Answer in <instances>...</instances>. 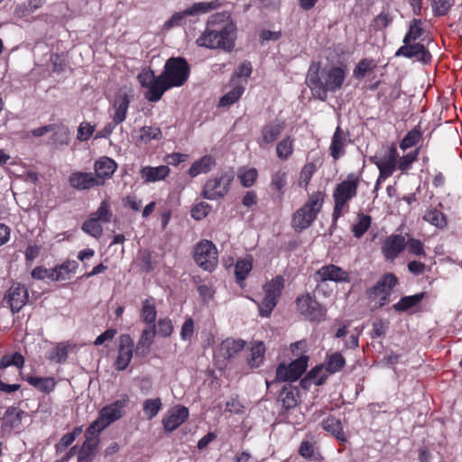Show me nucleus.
<instances>
[{"instance_id":"nucleus-17","label":"nucleus","mask_w":462,"mask_h":462,"mask_svg":"<svg viewBox=\"0 0 462 462\" xmlns=\"http://www.w3.org/2000/svg\"><path fill=\"white\" fill-rule=\"evenodd\" d=\"M189 418V410L185 406H174L170 409L162 420L166 431L171 432L179 428Z\"/></svg>"},{"instance_id":"nucleus-13","label":"nucleus","mask_w":462,"mask_h":462,"mask_svg":"<svg viewBox=\"0 0 462 462\" xmlns=\"http://www.w3.org/2000/svg\"><path fill=\"white\" fill-rule=\"evenodd\" d=\"M398 152L396 146L392 144L388 149L386 154L381 157H372L370 160L373 162L379 170V177L375 183V189H378L379 184L391 177L397 168Z\"/></svg>"},{"instance_id":"nucleus-10","label":"nucleus","mask_w":462,"mask_h":462,"mask_svg":"<svg viewBox=\"0 0 462 462\" xmlns=\"http://www.w3.org/2000/svg\"><path fill=\"white\" fill-rule=\"evenodd\" d=\"M193 257L196 263L208 272L215 270L218 263L217 249L208 239H203L195 245Z\"/></svg>"},{"instance_id":"nucleus-21","label":"nucleus","mask_w":462,"mask_h":462,"mask_svg":"<svg viewBox=\"0 0 462 462\" xmlns=\"http://www.w3.org/2000/svg\"><path fill=\"white\" fill-rule=\"evenodd\" d=\"M396 57L416 58L418 60L427 62L430 60V52L420 43H403L396 52Z\"/></svg>"},{"instance_id":"nucleus-36","label":"nucleus","mask_w":462,"mask_h":462,"mask_svg":"<svg viewBox=\"0 0 462 462\" xmlns=\"http://www.w3.org/2000/svg\"><path fill=\"white\" fill-rule=\"evenodd\" d=\"M70 345L68 342H60L56 344L47 355V359L58 364L65 363L68 357Z\"/></svg>"},{"instance_id":"nucleus-14","label":"nucleus","mask_w":462,"mask_h":462,"mask_svg":"<svg viewBox=\"0 0 462 462\" xmlns=\"http://www.w3.org/2000/svg\"><path fill=\"white\" fill-rule=\"evenodd\" d=\"M309 357L300 356L292 361L289 365H280L276 370V380L281 382H294L298 380L306 371Z\"/></svg>"},{"instance_id":"nucleus-30","label":"nucleus","mask_w":462,"mask_h":462,"mask_svg":"<svg viewBox=\"0 0 462 462\" xmlns=\"http://www.w3.org/2000/svg\"><path fill=\"white\" fill-rule=\"evenodd\" d=\"M129 104L130 97L126 94L118 96L116 98L114 103L115 113L112 116V122L116 123V125H119L125 120Z\"/></svg>"},{"instance_id":"nucleus-38","label":"nucleus","mask_w":462,"mask_h":462,"mask_svg":"<svg viewBox=\"0 0 462 462\" xmlns=\"http://www.w3.org/2000/svg\"><path fill=\"white\" fill-rule=\"evenodd\" d=\"M288 172L285 169H279L272 174L270 187L273 190L283 195L287 186Z\"/></svg>"},{"instance_id":"nucleus-27","label":"nucleus","mask_w":462,"mask_h":462,"mask_svg":"<svg viewBox=\"0 0 462 462\" xmlns=\"http://www.w3.org/2000/svg\"><path fill=\"white\" fill-rule=\"evenodd\" d=\"M169 174L170 168L167 165L144 166L140 170L141 178L147 183L163 180Z\"/></svg>"},{"instance_id":"nucleus-41","label":"nucleus","mask_w":462,"mask_h":462,"mask_svg":"<svg viewBox=\"0 0 462 462\" xmlns=\"http://www.w3.org/2000/svg\"><path fill=\"white\" fill-rule=\"evenodd\" d=\"M293 150V139L287 136L276 145L277 157L282 161H287L291 156Z\"/></svg>"},{"instance_id":"nucleus-52","label":"nucleus","mask_w":462,"mask_h":462,"mask_svg":"<svg viewBox=\"0 0 462 462\" xmlns=\"http://www.w3.org/2000/svg\"><path fill=\"white\" fill-rule=\"evenodd\" d=\"M371 226V217L367 215L359 214L358 221L353 226L352 231L356 238H360Z\"/></svg>"},{"instance_id":"nucleus-43","label":"nucleus","mask_w":462,"mask_h":462,"mask_svg":"<svg viewBox=\"0 0 462 462\" xmlns=\"http://www.w3.org/2000/svg\"><path fill=\"white\" fill-rule=\"evenodd\" d=\"M265 347L262 342H257L251 347L248 364L251 367H259L264 358Z\"/></svg>"},{"instance_id":"nucleus-23","label":"nucleus","mask_w":462,"mask_h":462,"mask_svg":"<svg viewBox=\"0 0 462 462\" xmlns=\"http://www.w3.org/2000/svg\"><path fill=\"white\" fill-rule=\"evenodd\" d=\"M317 276L322 282L332 281L336 282H349L350 277L346 271L339 266L328 264L321 267L317 272Z\"/></svg>"},{"instance_id":"nucleus-4","label":"nucleus","mask_w":462,"mask_h":462,"mask_svg":"<svg viewBox=\"0 0 462 462\" xmlns=\"http://www.w3.org/2000/svg\"><path fill=\"white\" fill-rule=\"evenodd\" d=\"M325 194L317 191L309 196L306 203L292 216L291 226L296 231L309 228L320 212Z\"/></svg>"},{"instance_id":"nucleus-44","label":"nucleus","mask_w":462,"mask_h":462,"mask_svg":"<svg viewBox=\"0 0 462 462\" xmlns=\"http://www.w3.org/2000/svg\"><path fill=\"white\" fill-rule=\"evenodd\" d=\"M423 219L439 229H442L447 226L444 214L438 209L428 210L423 216Z\"/></svg>"},{"instance_id":"nucleus-56","label":"nucleus","mask_w":462,"mask_h":462,"mask_svg":"<svg viewBox=\"0 0 462 462\" xmlns=\"http://www.w3.org/2000/svg\"><path fill=\"white\" fill-rule=\"evenodd\" d=\"M173 332V325L170 319H161L156 325V334L167 337Z\"/></svg>"},{"instance_id":"nucleus-45","label":"nucleus","mask_w":462,"mask_h":462,"mask_svg":"<svg viewBox=\"0 0 462 462\" xmlns=\"http://www.w3.org/2000/svg\"><path fill=\"white\" fill-rule=\"evenodd\" d=\"M244 87L240 85H236L233 88L225 94L219 100V106H230L234 103H236L244 93Z\"/></svg>"},{"instance_id":"nucleus-28","label":"nucleus","mask_w":462,"mask_h":462,"mask_svg":"<svg viewBox=\"0 0 462 462\" xmlns=\"http://www.w3.org/2000/svg\"><path fill=\"white\" fill-rule=\"evenodd\" d=\"M216 166V160L211 155H204L195 161L189 169V175L195 178L200 174H207Z\"/></svg>"},{"instance_id":"nucleus-34","label":"nucleus","mask_w":462,"mask_h":462,"mask_svg":"<svg viewBox=\"0 0 462 462\" xmlns=\"http://www.w3.org/2000/svg\"><path fill=\"white\" fill-rule=\"evenodd\" d=\"M162 138V131L159 127L150 125L143 126L137 132L135 141L137 143H148L152 140H160Z\"/></svg>"},{"instance_id":"nucleus-16","label":"nucleus","mask_w":462,"mask_h":462,"mask_svg":"<svg viewBox=\"0 0 462 462\" xmlns=\"http://www.w3.org/2000/svg\"><path fill=\"white\" fill-rule=\"evenodd\" d=\"M406 247L405 237L401 235H390L382 245V253L387 261H393Z\"/></svg>"},{"instance_id":"nucleus-15","label":"nucleus","mask_w":462,"mask_h":462,"mask_svg":"<svg viewBox=\"0 0 462 462\" xmlns=\"http://www.w3.org/2000/svg\"><path fill=\"white\" fill-rule=\"evenodd\" d=\"M134 350V340L128 334H123L119 337L118 355L115 365L119 371L126 369L129 365Z\"/></svg>"},{"instance_id":"nucleus-19","label":"nucleus","mask_w":462,"mask_h":462,"mask_svg":"<svg viewBox=\"0 0 462 462\" xmlns=\"http://www.w3.org/2000/svg\"><path fill=\"white\" fill-rule=\"evenodd\" d=\"M117 169V163L115 160L102 156L94 163V175L98 179L100 186H103L106 180L110 179Z\"/></svg>"},{"instance_id":"nucleus-63","label":"nucleus","mask_w":462,"mask_h":462,"mask_svg":"<svg viewBox=\"0 0 462 462\" xmlns=\"http://www.w3.org/2000/svg\"><path fill=\"white\" fill-rule=\"evenodd\" d=\"M69 140V131L67 129H60L54 132L51 136V143L56 146L68 144Z\"/></svg>"},{"instance_id":"nucleus-7","label":"nucleus","mask_w":462,"mask_h":462,"mask_svg":"<svg viewBox=\"0 0 462 462\" xmlns=\"http://www.w3.org/2000/svg\"><path fill=\"white\" fill-rule=\"evenodd\" d=\"M233 180L234 173L232 171H223L208 179L203 186V198L208 200H217L225 197L230 189Z\"/></svg>"},{"instance_id":"nucleus-47","label":"nucleus","mask_w":462,"mask_h":462,"mask_svg":"<svg viewBox=\"0 0 462 462\" xmlns=\"http://www.w3.org/2000/svg\"><path fill=\"white\" fill-rule=\"evenodd\" d=\"M82 230L95 238L101 237L103 234V227L100 221L92 216L82 224Z\"/></svg>"},{"instance_id":"nucleus-62","label":"nucleus","mask_w":462,"mask_h":462,"mask_svg":"<svg viewBox=\"0 0 462 462\" xmlns=\"http://www.w3.org/2000/svg\"><path fill=\"white\" fill-rule=\"evenodd\" d=\"M418 152H410L399 159L397 161V168L400 169L402 171H407L412 162L417 159Z\"/></svg>"},{"instance_id":"nucleus-55","label":"nucleus","mask_w":462,"mask_h":462,"mask_svg":"<svg viewBox=\"0 0 462 462\" xmlns=\"http://www.w3.org/2000/svg\"><path fill=\"white\" fill-rule=\"evenodd\" d=\"M252 270V263L250 260L243 259L238 260L236 264L235 273L236 279L239 281H244L249 272Z\"/></svg>"},{"instance_id":"nucleus-33","label":"nucleus","mask_w":462,"mask_h":462,"mask_svg":"<svg viewBox=\"0 0 462 462\" xmlns=\"http://www.w3.org/2000/svg\"><path fill=\"white\" fill-rule=\"evenodd\" d=\"M26 381L43 393H50L54 391L57 384L53 377L28 376Z\"/></svg>"},{"instance_id":"nucleus-59","label":"nucleus","mask_w":462,"mask_h":462,"mask_svg":"<svg viewBox=\"0 0 462 462\" xmlns=\"http://www.w3.org/2000/svg\"><path fill=\"white\" fill-rule=\"evenodd\" d=\"M432 1V10L436 15H444L446 14L450 7L453 5L452 0H431Z\"/></svg>"},{"instance_id":"nucleus-40","label":"nucleus","mask_w":462,"mask_h":462,"mask_svg":"<svg viewBox=\"0 0 462 462\" xmlns=\"http://www.w3.org/2000/svg\"><path fill=\"white\" fill-rule=\"evenodd\" d=\"M423 298H424L423 292L417 293L414 295H410V296H404V297L401 298V300L397 303H395L393 307L394 310H396V311H399V312L406 311V310H410L411 308L418 305L422 300Z\"/></svg>"},{"instance_id":"nucleus-37","label":"nucleus","mask_w":462,"mask_h":462,"mask_svg":"<svg viewBox=\"0 0 462 462\" xmlns=\"http://www.w3.org/2000/svg\"><path fill=\"white\" fill-rule=\"evenodd\" d=\"M99 434L100 432L89 431V427L87 429L86 440L82 444L79 452V458L83 457L84 456L91 455L94 452L99 442Z\"/></svg>"},{"instance_id":"nucleus-64","label":"nucleus","mask_w":462,"mask_h":462,"mask_svg":"<svg viewBox=\"0 0 462 462\" xmlns=\"http://www.w3.org/2000/svg\"><path fill=\"white\" fill-rule=\"evenodd\" d=\"M194 332V321L191 318L185 320L182 325L180 331V337L183 340H189L191 338Z\"/></svg>"},{"instance_id":"nucleus-6","label":"nucleus","mask_w":462,"mask_h":462,"mask_svg":"<svg viewBox=\"0 0 462 462\" xmlns=\"http://www.w3.org/2000/svg\"><path fill=\"white\" fill-rule=\"evenodd\" d=\"M128 402V396L123 395L120 399L104 406L99 411L98 418L89 425V431L101 432L110 424L121 419Z\"/></svg>"},{"instance_id":"nucleus-46","label":"nucleus","mask_w":462,"mask_h":462,"mask_svg":"<svg viewBox=\"0 0 462 462\" xmlns=\"http://www.w3.org/2000/svg\"><path fill=\"white\" fill-rule=\"evenodd\" d=\"M162 406V403L160 398L146 399L143 403V410L146 419H153L161 411Z\"/></svg>"},{"instance_id":"nucleus-51","label":"nucleus","mask_w":462,"mask_h":462,"mask_svg":"<svg viewBox=\"0 0 462 462\" xmlns=\"http://www.w3.org/2000/svg\"><path fill=\"white\" fill-rule=\"evenodd\" d=\"M91 216L100 222H109L113 216L109 201L107 199L102 200L97 211Z\"/></svg>"},{"instance_id":"nucleus-22","label":"nucleus","mask_w":462,"mask_h":462,"mask_svg":"<svg viewBox=\"0 0 462 462\" xmlns=\"http://www.w3.org/2000/svg\"><path fill=\"white\" fill-rule=\"evenodd\" d=\"M283 130L282 124L279 122H270L266 124L261 131V137L257 143L262 149H266L272 145L281 135Z\"/></svg>"},{"instance_id":"nucleus-3","label":"nucleus","mask_w":462,"mask_h":462,"mask_svg":"<svg viewBox=\"0 0 462 462\" xmlns=\"http://www.w3.org/2000/svg\"><path fill=\"white\" fill-rule=\"evenodd\" d=\"M346 77V70L343 67L320 69L319 62H313L309 68L306 84L317 98L325 101L328 92L336 93L342 88Z\"/></svg>"},{"instance_id":"nucleus-11","label":"nucleus","mask_w":462,"mask_h":462,"mask_svg":"<svg viewBox=\"0 0 462 462\" xmlns=\"http://www.w3.org/2000/svg\"><path fill=\"white\" fill-rule=\"evenodd\" d=\"M218 5L219 4L217 1L194 3L187 9L172 14L171 17L165 23V26L171 28L182 25L185 23L186 18L188 16H197L202 14H207L216 9Z\"/></svg>"},{"instance_id":"nucleus-58","label":"nucleus","mask_w":462,"mask_h":462,"mask_svg":"<svg viewBox=\"0 0 462 462\" xmlns=\"http://www.w3.org/2000/svg\"><path fill=\"white\" fill-rule=\"evenodd\" d=\"M210 210H211V207L208 203L199 202L192 208L191 217L195 220H201L208 215Z\"/></svg>"},{"instance_id":"nucleus-8","label":"nucleus","mask_w":462,"mask_h":462,"mask_svg":"<svg viewBox=\"0 0 462 462\" xmlns=\"http://www.w3.org/2000/svg\"><path fill=\"white\" fill-rule=\"evenodd\" d=\"M284 286V280L282 276H276L263 287L264 296L258 302L259 313L263 317H268L277 305Z\"/></svg>"},{"instance_id":"nucleus-50","label":"nucleus","mask_w":462,"mask_h":462,"mask_svg":"<svg viewBox=\"0 0 462 462\" xmlns=\"http://www.w3.org/2000/svg\"><path fill=\"white\" fill-rule=\"evenodd\" d=\"M24 365V357L20 353H14L13 355H5L0 360V369L4 370L10 365H14L17 368H22Z\"/></svg>"},{"instance_id":"nucleus-53","label":"nucleus","mask_w":462,"mask_h":462,"mask_svg":"<svg viewBox=\"0 0 462 462\" xmlns=\"http://www.w3.org/2000/svg\"><path fill=\"white\" fill-rule=\"evenodd\" d=\"M315 171L316 166L314 163L310 162L305 164L300 172L298 185L300 187H307Z\"/></svg>"},{"instance_id":"nucleus-29","label":"nucleus","mask_w":462,"mask_h":462,"mask_svg":"<svg viewBox=\"0 0 462 462\" xmlns=\"http://www.w3.org/2000/svg\"><path fill=\"white\" fill-rule=\"evenodd\" d=\"M156 335V326H147L140 336L136 346V354L146 356L150 352V347L153 343Z\"/></svg>"},{"instance_id":"nucleus-32","label":"nucleus","mask_w":462,"mask_h":462,"mask_svg":"<svg viewBox=\"0 0 462 462\" xmlns=\"http://www.w3.org/2000/svg\"><path fill=\"white\" fill-rule=\"evenodd\" d=\"M246 342L242 339L227 338L220 345V352L226 358H233L244 350Z\"/></svg>"},{"instance_id":"nucleus-60","label":"nucleus","mask_w":462,"mask_h":462,"mask_svg":"<svg viewBox=\"0 0 462 462\" xmlns=\"http://www.w3.org/2000/svg\"><path fill=\"white\" fill-rule=\"evenodd\" d=\"M406 246L408 247L409 254L416 256L425 255L424 246L421 241L410 238L406 241Z\"/></svg>"},{"instance_id":"nucleus-57","label":"nucleus","mask_w":462,"mask_h":462,"mask_svg":"<svg viewBox=\"0 0 462 462\" xmlns=\"http://www.w3.org/2000/svg\"><path fill=\"white\" fill-rule=\"evenodd\" d=\"M95 131V125L88 122H82L79 124L77 130V138L79 141H88Z\"/></svg>"},{"instance_id":"nucleus-5","label":"nucleus","mask_w":462,"mask_h":462,"mask_svg":"<svg viewBox=\"0 0 462 462\" xmlns=\"http://www.w3.org/2000/svg\"><path fill=\"white\" fill-rule=\"evenodd\" d=\"M360 179L355 173H350L346 176V180L338 183L334 191V211L333 217H339L343 212L347 210V202L351 200L357 192V187L359 185Z\"/></svg>"},{"instance_id":"nucleus-1","label":"nucleus","mask_w":462,"mask_h":462,"mask_svg":"<svg viewBox=\"0 0 462 462\" xmlns=\"http://www.w3.org/2000/svg\"><path fill=\"white\" fill-rule=\"evenodd\" d=\"M189 76V66L183 58H171L163 72L155 76L152 69H143L137 77L140 85L146 88L144 97L150 102L159 101L165 91L184 85Z\"/></svg>"},{"instance_id":"nucleus-42","label":"nucleus","mask_w":462,"mask_h":462,"mask_svg":"<svg viewBox=\"0 0 462 462\" xmlns=\"http://www.w3.org/2000/svg\"><path fill=\"white\" fill-rule=\"evenodd\" d=\"M346 365L344 356L338 353H333L327 357L326 369L329 374L339 372Z\"/></svg>"},{"instance_id":"nucleus-48","label":"nucleus","mask_w":462,"mask_h":462,"mask_svg":"<svg viewBox=\"0 0 462 462\" xmlns=\"http://www.w3.org/2000/svg\"><path fill=\"white\" fill-rule=\"evenodd\" d=\"M423 33L422 23L420 20L413 19L409 30L403 38V43H410L418 40Z\"/></svg>"},{"instance_id":"nucleus-49","label":"nucleus","mask_w":462,"mask_h":462,"mask_svg":"<svg viewBox=\"0 0 462 462\" xmlns=\"http://www.w3.org/2000/svg\"><path fill=\"white\" fill-rule=\"evenodd\" d=\"M257 177L258 172L255 168H243L240 169L238 172V179L241 184L245 188L252 187L254 184Z\"/></svg>"},{"instance_id":"nucleus-12","label":"nucleus","mask_w":462,"mask_h":462,"mask_svg":"<svg viewBox=\"0 0 462 462\" xmlns=\"http://www.w3.org/2000/svg\"><path fill=\"white\" fill-rule=\"evenodd\" d=\"M296 306L300 314L310 321L325 319L326 310L310 293L299 296L296 300Z\"/></svg>"},{"instance_id":"nucleus-31","label":"nucleus","mask_w":462,"mask_h":462,"mask_svg":"<svg viewBox=\"0 0 462 462\" xmlns=\"http://www.w3.org/2000/svg\"><path fill=\"white\" fill-rule=\"evenodd\" d=\"M321 425L324 430L330 433L338 441H346L345 431L343 430L341 421L338 419L332 416L328 417L322 420Z\"/></svg>"},{"instance_id":"nucleus-24","label":"nucleus","mask_w":462,"mask_h":462,"mask_svg":"<svg viewBox=\"0 0 462 462\" xmlns=\"http://www.w3.org/2000/svg\"><path fill=\"white\" fill-rule=\"evenodd\" d=\"M79 268L75 260H68L61 264L51 268L50 280L51 282H61L71 278Z\"/></svg>"},{"instance_id":"nucleus-9","label":"nucleus","mask_w":462,"mask_h":462,"mask_svg":"<svg viewBox=\"0 0 462 462\" xmlns=\"http://www.w3.org/2000/svg\"><path fill=\"white\" fill-rule=\"evenodd\" d=\"M397 283V277L391 273H385L377 282L367 291V297L373 308L378 309L383 306L391 295L393 288Z\"/></svg>"},{"instance_id":"nucleus-54","label":"nucleus","mask_w":462,"mask_h":462,"mask_svg":"<svg viewBox=\"0 0 462 462\" xmlns=\"http://www.w3.org/2000/svg\"><path fill=\"white\" fill-rule=\"evenodd\" d=\"M421 134L420 132L412 129L410 132L407 133V134L404 136V138L402 140L400 143V147L402 150L405 151L406 149H409L412 146H414L419 140L420 139Z\"/></svg>"},{"instance_id":"nucleus-26","label":"nucleus","mask_w":462,"mask_h":462,"mask_svg":"<svg viewBox=\"0 0 462 462\" xmlns=\"http://www.w3.org/2000/svg\"><path fill=\"white\" fill-rule=\"evenodd\" d=\"M24 411L11 406L8 407L4 414H2V431H11L14 429L19 428L22 423V418Z\"/></svg>"},{"instance_id":"nucleus-39","label":"nucleus","mask_w":462,"mask_h":462,"mask_svg":"<svg viewBox=\"0 0 462 462\" xmlns=\"http://www.w3.org/2000/svg\"><path fill=\"white\" fill-rule=\"evenodd\" d=\"M297 393V389L291 386L283 387L279 394V401L282 402V408L288 411L296 407L298 404Z\"/></svg>"},{"instance_id":"nucleus-35","label":"nucleus","mask_w":462,"mask_h":462,"mask_svg":"<svg viewBox=\"0 0 462 462\" xmlns=\"http://www.w3.org/2000/svg\"><path fill=\"white\" fill-rule=\"evenodd\" d=\"M157 317L155 300L148 298L143 302L141 318L147 326H156L155 320Z\"/></svg>"},{"instance_id":"nucleus-25","label":"nucleus","mask_w":462,"mask_h":462,"mask_svg":"<svg viewBox=\"0 0 462 462\" xmlns=\"http://www.w3.org/2000/svg\"><path fill=\"white\" fill-rule=\"evenodd\" d=\"M348 143V134L340 126H337L333 134L329 146L330 155L334 160H338L346 153V146Z\"/></svg>"},{"instance_id":"nucleus-61","label":"nucleus","mask_w":462,"mask_h":462,"mask_svg":"<svg viewBox=\"0 0 462 462\" xmlns=\"http://www.w3.org/2000/svg\"><path fill=\"white\" fill-rule=\"evenodd\" d=\"M373 68V61L368 60H360L354 69V76L356 78H363L366 72Z\"/></svg>"},{"instance_id":"nucleus-20","label":"nucleus","mask_w":462,"mask_h":462,"mask_svg":"<svg viewBox=\"0 0 462 462\" xmlns=\"http://www.w3.org/2000/svg\"><path fill=\"white\" fill-rule=\"evenodd\" d=\"M6 299L12 311L19 312L28 300L27 289L20 283H14L10 287Z\"/></svg>"},{"instance_id":"nucleus-2","label":"nucleus","mask_w":462,"mask_h":462,"mask_svg":"<svg viewBox=\"0 0 462 462\" xmlns=\"http://www.w3.org/2000/svg\"><path fill=\"white\" fill-rule=\"evenodd\" d=\"M236 27L228 20L225 13L215 14L208 17L207 28L197 39L199 46L231 51L235 47Z\"/></svg>"},{"instance_id":"nucleus-18","label":"nucleus","mask_w":462,"mask_h":462,"mask_svg":"<svg viewBox=\"0 0 462 462\" xmlns=\"http://www.w3.org/2000/svg\"><path fill=\"white\" fill-rule=\"evenodd\" d=\"M71 188L77 190H88L95 187H100L98 179L92 172L74 171L69 177Z\"/></svg>"}]
</instances>
